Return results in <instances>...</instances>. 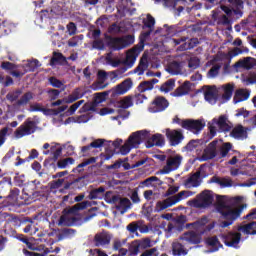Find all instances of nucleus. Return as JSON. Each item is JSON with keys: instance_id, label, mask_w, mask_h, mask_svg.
<instances>
[{"instance_id": "nucleus-18", "label": "nucleus", "mask_w": 256, "mask_h": 256, "mask_svg": "<svg viewBox=\"0 0 256 256\" xmlns=\"http://www.w3.org/2000/svg\"><path fill=\"white\" fill-rule=\"evenodd\" d=\"M133 87V81L131 78H127L121 84L116 85V88L112 89V95H123L128 93Z\"/></svg>"}, {"instance_id": "nucleus-40", "label": "nucleus", "mask_w": 256, "mask_h": 256, "mask_svg": "<svg viewBox=\"0 0 256 256\" xmlns=\"http://www.w3.org/2000/svg\"><path fill=\"white\" fill-rule=\"evenodd\" d=\"M83 97V94L80 93V89L76 88L69 96L66 98V103L71 104Z\"/></svg>"}, {"instance_id": "nucleus-2", "label": "nucleus", "mask_w": 256, "mask_h": 256, "mask_svg": "<svg viewBox=\"0 0 256 256\" xmlns=\"http://www.w3.org/2000/svg\"><path fill=\"white\" fill-rule=\"evenodd\" d=\"M243 209L244 205L233 208L230 205H226L225 202H219L216 206V210L221 214V219L225 220L220 223V226L222 228H227L233 225V223L240 218Z\"/></svg>"}, {"instance_id": "nucleus-4", "label": "nucleus", "mask_w": 256, "mask_h": 256, "mask_svg": "<svg viewBox=\"0 0 256 256\" xmlns=\"http://www.w3.org/2000/svg\"><path fill=\"white\" fill-rule=\"evenodd\" d=\"M135 42V37L132 35L122 36V37H114L105 34V44L112 51H120L124 48L133 45Z\"/></svg>"}, {"instance_id": "nucleus-26", "label": "nucleus", "mask_w": 256, "mask_h": 256, "mask_svg": "<svg viewBox=\"0 0 256 256\" xmlns=\"http://www.w3.org/2000/svg\"><path fill=\"white\" fill-rule=\"evenodd\" d=\"M105 196V187L104 186H100L98 188L92 189L89 192V195L87 197V199L89 200H102Z\"/></svg>"}, {"instance_id": "nucleus-54", "label": "nucleus", "mask_w": 256, "mask_h": 256, "mask_svg": "<svg viewBox=\"0 0 256 256\" xmlns=\"http://www.w3.org/2000/svg\"><path fill=\"white\" fill-rule=\"evenodd\" d=\"M133 106L132 96H126L122 101H120L121 109H129Z\"/></svg>"}, {"instance_id": "nucleus-8", "label": "nucleus", "mask_w": 256, "mask_h": 256, "mask_svg": "<svg viewBox=\"0 0 256 256\" xmlns=\"http://www.w3.org/2000/svg\"><path fill=\"white\" fill-rule=\"evenodd\" d=\"M37 130V124L32 118L26 119L15 131L17 139L24 138L34 134Z\"/></svg>"}, {"instance_id": "nucleus-9", "label": "nucleus", "mask_w": 256, "mask_h": 256, "mask_svg": "<svg viewBox=\"0 0 256 256\" xmlns=\"http://www.w3.org/2000/svg\"><path fill=\"white\" fill-rule=\"evenodd\" d=\"M183 161V156L180 154H176L175 156H169L168 159H166V164L163 166L161 170V174L168 175L171 172L177 171Z\"/></svg>"}, {"instance_id": "nucleus-29", "label": "nucleus", "mask_w": 256, "mask_h": 256, "mask_svg": "<svg viewBox=\"0 0 256 256\" xmlns=\"http://www.w3.org/2000/svg\"><path fill=\"white\" fill-rule=\"evenodd\" d=\"M159 82L158 79L154 78L150 81H143L138 85V90L140 93H145L147 91H151L154 88V85Z\"/></svg>"}, {"instance_id": "nucleus-24", "label": "nucleus", "mask_w": 256, "mask_h": 256, "mask_svg": "<svg viewBox=\"0 0 256 256\" xmlns=\"http://www.w3.org/2000/svg\"><path fill=\"white\" fill-rule=\"evenodd\" d=\"M256 65V59L253 57H245L236 62V67L251 70Z\"/></svg>"}, {"instance_id": "nucleus-52", "label": "nucleus", "mask_w": 256, "mask_h": 256, "mask_svg": "<svg viewBox=\"0 0 256 256\" xmlns=\"http://www.w3.org/2000/svg\"><path fill=\"white\" fill-rule=\"evenodd\" d=\"M128 251H129V255H138V253L141 252V249L139 247L137 240L131 242L128 248Z\"/></svg>"}, {"instance_id": "nucleus-48", "label": "nucleus", "mask_w": 256, "mask_h": 256, "mask_svg": "<svg viewBox=\"0 0 256 256\" xmlns=\"http://www.w3.org/2000/svg\"><path fill=\"white\" fill-rule=\"evenodd\" d=\"M233 92H234V86L231 84H227L224 87V94L222 96V98L226 101L231 100L232 96H233Z\"/></svg>"}, {"instance_id": "nucleus-31", "label": "nucleus", "mask_w": 256, "mask_h": 256, "mask_svg": "<svg viewBox=\"0 0 256 256\" xmlns=\"http://www.w3.org/2000/svg\"><path fill=\"white\" fill-rule=\"evenodd\" d=\"M139 55V51L136 48L130 49L126 54V59L124 63L128 65L129 67H132Z\"/></svg>"}, {"instance_id": "nucleus-61", "label": "nucleus", "mask_w": 256, "mask_h": 256, "mask_svg": "<svg viewBox=\"0 0 256 256\" xmlns=\"http://www.w3.org/2000/svg\"><path fill=\"white\" fill-rule=\"evenodd\" d=\"M207 244L210 246V247H218V246H221V243L218 239L217 236H213V237H210L207 239Z\"/></svg>"}, {"instance_id": "nucleus-63", "label": "nucleus", "mask_w": 256, "mask_h": 256, "mask_svg": "<svg viewBox=\"0 0 256 256\" xmlns=\"http://www.w3.org/2000/svg\"><path fill=\"white\" fill-rule=\"evenodd\" d=\"M49 95H50V100L54 101L57 100L60 96V94L62 93V90H58V89H50L48 91Z\"/></svg>"}, {"instance_id": "nucleus-17", "label": "nucleus", "mask_w": 256, "mask_h": 256, "mask_svg": "<svg viewBox=\"0 0 256 256\" xmlns=\"http://www.w3.org/2000/svg\"><path fill=\"white\" fill-rule=\"evenodd\" d=\"M202 235L195 230L184 232L181 239L187 241L191 245H198L202 242Z\"/></svg>"}, {"instance_id": "nucleus-15", "label": "nucleus", "mask_w": 256, "mask_h": 256, "mask_svg": "<svg viewBox=\"0 0 256 256\" xmlns=\"http://www.w3.org/2000/svg\"><path fill=\"white\" fill-rule=\"evenodd\" d=\"M165 145V138L163 134H153L151 135L148 132V138L145 140V146L147 149H150L154 146L163 147Z\"/></svg>"}, {"instance_id": "nucleus-19", "label": "nucleus", "mask_w": 256, "mask_h": 256, "mask_svg": "<svg viewBox=\"0 0 256 256\" xmlns=\"http://www.w3.org/2000/svg\"><path fill=\"white\" fill-rule=\"evenodd\" d=\"M217 144L218 141L214 140L205 148L204 153H202V161L215 159V157H217Z\"/></svg>"}, {"instance_id": "nucleus-64", "label": "nucleus", "mask_w": 256, "mask_h": 256, "mask_svg": "<svg viewBox=\"0 0 256 256\" xmlns=\"http://www.w3.org/2000/svg\"><path fill=\"white\" fill-rule=\"evenodd\" d=\"M140 256H158L157 248L153 247L145 250Z\"/></svg>"}, {"instance_id": "nucleus-5", "label": "nucleus", "mask_w": 256, "mask_h": 256, "mask_svg": "<svg viewBox=\"0 0 256 256\" xmlns=\"http://www.w3.org/2000/svg\"><path fill=\"white\" fill-rule=\"evenodd\" d=\"M195 195V192L192 191H181L177 195H174L169 198H165L162 201H158L156 203L155 211L156 212H162L163 210L172 207L182 201L183 199H186L190 196Z\"/></svg>"}, {"instance_id": "nucleus-1", "label": "nucleus", "mask_w": 256, "mask_h": 256, "mask_svg": "<svg viewBox=\"0 0 256 256\" xmlns=\"http://www.w3.org/2000/svg\"><path fill=\"white\" fill-rule=\"evenodd\" d=\"M89 206H91L90 202L82 201V202L76 203L72 207H67L66 209H63L62 215L59 218V224H62L63 226H68V227L76 226L80 224L81 218L77 217V215H79V211H82L88 208Z\"/></svg>"}, {"instance_id": "nucleus-57", "label": "nucleus", "mask_w": 256, "mask_h": 256, "mask_svg": "<svg viewBox=\"0 0 256 256\" xmlns=\"http://www.w3.org/2000/svg\"><path fill=\"white\" fill-rule=\"evenodd\" d=\"M92 48L103 51L105 49V44L103 39H94V41L92 42Z\"/></svg>"}, {"instance_id": "nucleus-49", "label": "nucleus", "mask_w": 256, "mask_h": 256, "mask_svg": "<svg viewBox=\"0 0 256 256\" xmlns=\"http://www.w3.org/2000/svg\"><path fill=\"white\" fill-rule=\"evenodd\" d=\"M136 242H137V244L140 248V251H144V250H147L148 248L152 247L150 238H144L142 240H136Z\"/></svg>"}, {"instance_id": "nucleus-47", "label": "nucleus", "mask_w": 256, "mask_h": 256, "mask_svg": "<svg viewBox=\"0 0 256 256\" xmlns=\"http://www.w3.org/2000/svg\"><path fill=\"white\" fill-rule=\"evenodd\" d=\"M12 186V179L9 176L3 177L2 169L0 168V193L5 188V186Z\"/></svg>"}, {"instance_id": "nucleus-62", "label": "nucleus", "mask_w": 256, "mask_h": 256, "mask_svg": "<svg viewBox=\"0 0 256 256\" xmlns=\"http://www.w3.org/2000/svg\"><path fill=\"white\" fill-rule=\"evenodd\" d=\"M221 69L220 65H215L208 71V77L215 78L218 76L219 71Z\"/></svg>"}, {"instance_id": "nucleus-13", "label": "nucleus", "mask_w": 256, "mask_h": 256, "mask_svg": "<svg viewBox=\"0 0 256 256\" xmlns=\"http://www.w3.org/2000/svg\"><path fill=\"white\" fill-rule=\"evenodd\" d=\"M123 143L122 139H116L115 141H108L105 144V151L106 153H101V159L104 161L110 160L112 159V157L114 156L116 149H118L121 144Z\"/></svg>"}, {"instance_id": "nucleus-30", "label": "nucleus", "mask_w": 256, "mask_h": 256, "mask_svg": "<svg viewBox=\"0 0 256 256\" xmlns=\"http://www.w3.org/2000/svg\"><path fill=\"white\" fill-rule=\"evenodd\" d=\"M250 97V92L248 90L239 89L236 90V94L233 97V103L238 104L242 101H247Z\"/></svg>"}, {"instance_id": "nucleus-45", "label": "nucleus", "mask_w": 256, "mask_h": 256, "mask_svg": "<svg viewBox=\"0 0 256 256\" xmlns=\"http://www.w3.org/2000/svg\"><path fill=\"white\" fill-rule=\"evenodd\" d=\"M49 83L53 88L61 89V91H65L66 89V86L63 84V82L54 76L49 78Z\"/></svg>"}, {"instance_id": "nucleus-6", "label": "nucleus", "mask_w": 256, "mask_h": 256, "mask_svg": "<svg viewBox=\"0 0 256 256\" xmlns=\"http://www.w3.org/2000/svg\"><path fill=\"white\" fill-rule=\"evenodd\" d=\"M244 3L242 0H228L227 4H221V10L228 16H236L240 19L243 16Z\"/></svg>"}, {"instance_id": "nucleus-38", "label": "nucleus", "mask_w": 256, "mask_h": 256, "mask_svg": "<svg viewBox=\"0 0 256 256\" xmlns=\"http://www.w3.org/2000/svg\"><path fill=\"white\" fill-rule=\"evenodd\" d=\"M97 161V158L96 157H91L89 159H86L83 163L81 164H78V166H76L72 172L73 173H81L83 171V168L90 165V164H93V163H96Z\"/></svg>"}, {"instance_id": "nucleus-37", "label": "nucleus", "mask_w": 256, "mask_h": 256, "mask_svg": "<svg viewBox=\"0 0 256 256\" xmlns=\"http://www.w3.org/2000/svg\"><path fill=\"white\" fill-rule=\"evenodd\" d=\"M190 85H191V83L189 81L184 82L181 86H179L175 90L174 95L176 97H180V96L187 94L190 90Z\"/></svg>"}, {"instance_id": "nucleus-33", "label": "nucleus", "mask_w": 256, "mask_h": 256, "mask_svg": "<svg viewBox=\"0 0 256 256\" xmlns=\"http://www.w3.org/2000/svg\"><path fill=\"white\" fill-rule=\"evenodd\" d=\"M197 45H199V39L198 38H191L189 42L182 43L179 47V51H186L195 48Z\"/></svg>"}, {"instance_id": "nucleus-10", "label": "nucleus", "mask_w": 256, "mask_h": 256, "mask_svg": "<svg viewBox=\"0 0 256 256\" xmlns=\"http://www.w3.org/2000/svg\"><path fill=\"white\" fill-rule=\"evenodd\" d=\"M170 106V102L164 96L155 97L150 106H148V112L150 113H160L166 111Z\"/></svg>"}, {"instance_id": "nucleus-23", "label": "nucleus", "mask_w": 256, "mask_h": 256, "mask_svg": "<svg viewBox=\"0 0 256 256\" xmlns=\"http://www.w3.org/2000/svg\"><path fill=\"white\" fill-rule=\"evenodd\" d=\"M241 240V233L236 232V233H230L228 236L225 237V245L228 247H236Z\"/></svg>"}, {"instance_id": "nucleus-60", "label": "nucleus", "mask_w": 256, "mask_h": 256, "mask_svg": "<svg viewBox=\"0 0 256 256\" xmlns=\"http://www.w3.org/2000/svg\"><path fill=\"white\" fill-rule=\"evenodd\" d=\"M64 179H58L49 183L51 190H58L63 186Z\"/></svg>"}, {"instance_id": "nucleus-43", "label": "nucleus", "mask_w": 256, "mask_h": 256, "mask_svg": "<svg viewBox=\"0 0 256 256\" xmlns=\"http://www.w3.org/2000/svg\"><path fill=\"white\" fill-rule=\"evenodd\" d=\"M232 148H233V144L231 142L223 143V145L220 148L221 159H224V157H227V155H229Z\"/></svg>"}, {"instance_id": "nucleus-55", "label": "nucleus", "mask_w": 256, "mask_h": 256, "mask_svg": "<svg viewBox=\"0 0 256 256\" xmlns=\"http://www.w3.org/2000/svg\"><path fill=\"white\" fill-rule=\"evenodd\" d=\"M39 61L37 59L30 60L26 64V71L27 72H35V70L39 67Z\"/></svg>"}, {"instance_id": "nucleus-42", "label": "nucleus", "mask_w": 256, "mask_h": 256, "mask_svg": "<svg viewBox=\"0 0 256 256\" xmlns=\"http://www.w3.org/2000/svg\"><path fill=\"white\" fill-rule=\"evenodd\" d=\"M155 19L151 14H147L146 19L143 20L142 29H152L154 30Z\"/></svg>"}, {"instance_id": "nucleus-50", "label": "nucleus", "mask_w": 256, "mask_h": 256, "mask_svg": "<svg viewBox=\"0 0 256 256\" xmlns=\"http://www.w3.org/2000/svg\"><path fill=\"white\" fill-rule=\"evenodd\" d=\"M106 62L114 68H117L121 64V60L113 59V53L108 52L105 57Z\"/></svg>"}, {"instance_id": "nucleus-27", "label": "nucleus", "mask_w": 256, "mask_h": 256, "mask_svg": "<svg viewBox=\"0 0 256 256\" xmlns=\"http://www.w3.org/2000/svg\"><path fill=\"white\" fill-rule=\"evenodd\" d=\"M43 13H48L49 18H56L63 15V4H54L50 10H44Z\"/></svg>"}, {"instance_id": "nucleus-56", "label": "nucleus", "mask_w": 256, "mask_h": 256, "mask_svg": "<svg viewBox=\"0 0 256 256\" xmlns=\"http://www.w3.org/2000/svg\"><path fill=\"white\" fill-rule=\"evenodd\" d=\"M168 71L172 74H178L181 71V63L177 61H173L169 68Z\"/></svg>"}, {"instance_id": "nucleus-16", "label": "nucleus", "mask_w": 256, "mask_h": 256, "mask_svg": "<svg viewBox=\"0 0 256 256\" xmlns=\"http://www.w3.org/2000/svg\"><path fill=\"white\" fill-rule=\"evenodd\" d=\"M111 240H112L111 234L106 231H103L95 234L93 243L95 247H104V246L110 245Z\"/></svg>"}, {"instance_id": "nucleus-20", "label": "nucleus", "mask_w": 256, "mask_h": 256, "mask_svg": "<svg viewBox=\"0 0 256 256\" xmlns=\"http://www.w3.org/2000/svg\"><path fill=\"white\" fill-rule=\"evenodd\" d=\"M208 223V218L207 216H203L199 220L187 224V228L192 227L196 233L198 234H205V225Z\"/></svg>"}, {"instance_id": "nucleus-28", "label": "nucleus", "mask_w": 256, "mask_h": 256, "mask_svg": "<svg viewBox=\"0 0 256 256\" xmlns=\"http://www.w3.org/2000/svg\"><path fill=\"white\" fill-rule=\"evenodd\" d=\"M238 231L242 232L243 234H246V235L254 236V235H256V222L252 221L243 226H239Z\"/></svg>"}, {"instance_id": "nucleus-32", "label": "nucleus", "mask_w": 256, "mask_h": 256, "mask_svg": "<svg viewBox=\"0 0 256 256\" xmlns=\"http://www.w3.org/2000/svg\"><path fill=\"white\" fill-rule=\"evenodd\" d=\"M172 253L174 256H185L188 255V250L179 242H174L172 244Z\"/></svg>"}, {"instance_id": "nucleus-36", "label": "nucleus", "mask_w": 256, "mask_h": 256, "mask_svg": "<svg viewBox=\"0 0 256 256\" xmlns=\"http://www.w3.org/2000/svg\"><path fill=\"white\" fill-rule=\"evenodd\" d=\"M231 19H236V16L229 17L226 14H221L218 15L215 20L217 21L218 25H223V26H229L232 24Z\"/></svg>"}, {"instance_id": "nucleus-11", "label": "nucleus", "mask_w": 256, "mask_h": 256, "mask_svg": "<svg viewBox=\"0 0 256 256\" xmlns=\"http://www.w3.org/2000/svg\"><path fill=\"white\" fill-rule=\"evenodd\" d=\"M206 127V122L203 119L187 118V121L183 124V129L188 130L191 133L198 135Z\"/></svg>"}, {"instance_id": "nucleus-41", "label": "nucleus", "mask_w": 256, "mask_h": 256, "mask_svg": "<svg viewBox=\"0 0 256 256\" xmlns=\"http://www.w3.org/2000/svg\"><path fill=\"white\" fill-rule=\"evenodd\" d=\"M175 87V80L169 79L164 84L160 86V92L162 93H169L171 92Z\"/></svg>"}, {"instance_id": "nucleus-34", "label": "nucleus", "mask_w": 256, "mask_h": 256, "mask_svg": "<svg viewBox=\"0 0 256 256\" xmlns=\"http://www.w3.org/2000/svg\"><path fill=\"white\" fill-rule=\"evenodd\" d=\"M205 100L210 103L211 105H215L217 102V93L216 90L213 88H209L204 93Z\"/></svg>"}, {"instance_id": "nucleus-12", "label": "nucleus", "mask_w": 256, "mask_h": 256, "mask_svg": "<svg viewBox=\"0 0 256 256\" xmlns=\"http://www.w3.org/2000/svg\"><path fill=\"white\" fill-rule=\"evenodd\" d=\"M110 203L116 205V210L122 214L127 212L132 207V202L129 198H122L120 195H113Z\"/></svg>"}, {"instance_id": "nucleus-35", "label": "nucleus", "mask_w": 256, "mask_h": 256, "mask_svg": "<svg viewBox=\"0 0 256 256\" xmlns=\"http://www.w3.org/2000/svg\"><path fill=\"white\" fill-rule=\"evenodd\" d=\"M149 63L147 58L142 57L140 59L139 65L137 68H135V73H138V76H143L145 71L148 69Z\"/></svg>"}, {"instance_id": "nucleus-44", "label": "nucleus", "mask_w": 256, "mask_h": 256, "mask_svg": "<svg viewBox=\"0 0 256 256\" xmlns=\"http://www.w3.org/2000/svg\"><path fill=\"white\" fill-rule=\"evenodd\" d=\"M33 99V93L28 91L17 101L18 106H26Z\"/></svg>"}, {"instance_id": "nucleus-25", "label": "nucleus", "mask_w": 256, "mask_h": 256, "mask_svg": "<svg viewBox=\"0 0 256 256\" xmlns=\"http://www.w3.org/2000/svg\"><path fill=\"white\" fill-rule=\"evenodd\" d=\"M216 125L218 127V132L220 133H227L232 130V126L227 123L226 116H220L216 121Z\"/></svg>"}, {"instance_id": "nucleus-53", "label": "nucleus", "mask_w": 256, "mask_h": 256, "mask_svg": "<svg viewBox=\"0 0 256 256\" xmlns=\"http://www.w3.org/2000/svg\"><path fill=\"white\" fill-rule=\"evenodd\" d=\"M212 183H216L222 187H231L232 186V181L230 180H221L220 178L214 176L211 178Z\"/></svg>"}, {"instance_id": "nucleus-14", "label": "nucleus", "mask_w": 256, "mask_h": 256, "mask_svg": "<svg viewBox=\"0 0 256 256\" xmlns=\"http://www.w3.org/2000/svg\"><path fill=\"white\" fill-rule=\"evenodd\" d=\"M166 138L169 140V143L171 146L175 147L184 141L185 136L183 134V131L181 129H166L165 133Z\"/></svg>"}, {"instance_id": "nucleus-3", "label": "nucleus", "mask_w": 256, "mask_h": 256, "mask_svg": "<svg viewBox=\"0 0 256 256\" xmlns=\"http://www.w3.org/2000/svg\"><path fill=\"white\" fill-rule=\"evenodd\" d=\"M149 138V131L141 130L132 132L123 146L120 148L121 155H128L132 149L139 148L141 143H146Z\"/></svg>"}, {"instance_id": "nucleus-51", "label": "nucleus", "mask_w": 256, "mask_h": 256, "mask_svg": "<svg viewBox=\"0 0 256 256\" xmlns=\"http://www.w3.org/2000/svg\"><path fill=\"white\" fill-rule=\"evenodd\" d=\"M75 163V159L68 157L66 159H61L57 162V167L59 169H65L68 165H72Z\"/></svg>"}, {"instance_id": "nucleus-22", "label": "nucleus", "mask_w": 256, "mask_h": 256, "mask_svg": "<svg viewBox=\"0 0 256 256\" xmlns=\"http://www.w3.org/2000/svg\"><path fill=\"white\" fill-rule=\"evenodd\" d=\"M200 178H201V172L196 171L186 181H184V186H186L187 188H190V187L197 188L201 185Z\"/></svg>"}, {"instance_id": "nucleus-39", "label": "nucleus", "mask_w": 256, "mask_h": 256, "mask_svg": "<svg viewBox=\"0 0 256 256\" xmlns=\"http://www.w3.org/2000/svg\"><path fill=\"white\" fill-rule=\"evenodd\" d=\"M66 61V57L61 52H53V57L50 60V65L54 66Z\"/></svg>"}, {"instance_id": "nucleus-46", "label": "nucleus", "mask_w": 256, "mask_h": 256, "mask_svg": "<svg viewBox=\"0 0 256 256\" xmlns=\"http://www.w3.org/2000/svg\"><path fill=\"white\" fill-rule=\"evenodd\" d=\"M68 108V105H62L56 109H46L45 108V113H43L44 115H53V116H57L60 113L66 111V109Z\"/></svg>"}, {"instance_id": "nucleus-21", "label": "nucleus", "mask_w": 256, "mask_h": 256, "mask_svg": "<svg viewBox=\"0 0 256 256\" xmlns=\"http://www.w3.org/2000/svg\"><path fill=\"white\" fill-rule=\"evenodd\" d=\"M230 137L236 140H246L248 139V130L242 125H238L231 130Z\"/></svg>"}, {"instance_id": "nucleus-58", "label": "nucleus", "mask_w": 256, "mask_h": 256, "mask_svg": "<svg viewBox=\"0 0 256 256\" xmlns=\"http://www.w3.org/2000/svg\"><path fill=\"white\" fill-rule=\"evenodd\" d=\"M1 68L4 71L9 72V71L16 70L17 69V65H15L14 63L8 62V61H3L2 64H1Z\"/></svg>"}, {"instance_id": "nucleus-59", "label": "nucleus", "mask_w": 256, "mask_h": 256, "mask_svg": "<svg viewBox=\"0 0 256 256\" xmlns=\"http://www.w3.org/2000/svg\"><path fill=\"white\" fill-rule=\"evenodd\" d=\"M21 93H22L21 90H16L14 92L8 93L6 95V98L10 102H15L19 98Z\"/></svg>"}, {"instance_id": "nucleus-7", "label": "nucleus", "mask_w": 256, "mask_h": 256, "mask_svg": "<svg viewBox=\"0 0 256 256\" xmlns=\"http://www.w3.org/2000/svg\"><path fill=\"white\" fill-rule=\"evenodd\" d=\"M214 202V196L211 195V191L205 190L198 194L195 199L190 201V205L195 208H207L211 207Z\"/></svg>"}]
</instances>
